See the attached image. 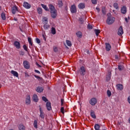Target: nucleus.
<instances>
[{
    "label": "nucleus",
    "instance_id": "28",
    "mask_svg": "<svg viewBox=\"0 0 130 130\" xmlns=\"http://www.w3.org/2000/svg\"><path fill=\"white\" fill-rule=\"evenodd\" d=\"M101 126L99 124H95L94 125V129L95 130H100Z\"/></svg>",
    "mask_w": 130,
    "mask_h": 130
},
{
    "label": "nucleus",
    "instance_id": "38",
    "mask_svg": "<svg viewBox=\"0 0 130 130\" xmlns=\"http://www.w3.org/2000/svg\"><path fill=\"white\" fill-rule=\"evenodd\" d=\"M38 14H39L40 15H41V14H42V9L41 8H38Z\"/></svg>",
    "mask_w": 130,
    "mask_h": 130
},
{
    "label": "nucleus",
    "instance_id": "30",
    "mask_svg": "<svg viewBox=\"0 0 130 130\" xmlns=\"http://www.w3.org/2000/svg\"><path fill=\"white\" fill-rule=\"evenodd\" d=\"M94 32L95 33L96 36H98L99 34H100V30L95 29H94Z\"/></svg>",
    "mask_w": 130,
    "mask_h": 130
},
{
    "label": "nucleus",
    "instance_id": "43",
    "mask_svg": "<svg viewBox=\"0 0 130 130\" xmlns=\"http://www.w3.org/2000/svg\"><path fill=\"white\" fill-rule=\"evenodd\" d=\"M107 93L108 97H110V96H111V91H110V90H108Z\"/></svg>",
    "mask_w": 130,
    "mask_h": 130
},
{
    "label": "nucleus",
    "instance_id": "44",
    "mask_svg": "<svg viewBox=\"0 0 130 130\" xmlns=\"http://www.w3.org/2000/svg\"><path fill=\"white\" fill-rule=\"evenodd\" d=\"M36 42L37 43H38V44H39L41 43V41H40V40L39 39L36 38Z\"/></svg>",
    "mask_w": 130,
    "mask_h": 130
},
{
    "label": "nucleus",
    "instance_id": "22",
    "mask_svg": "<svg viewBox=\"0 0 130 130\" xmlns=\"http://www.w3.org/2000/svg\"><path fill=\"white\" fill-rule=\"evenodd\" d=\"M76 34L78 38H82L83 37V34L80 31L76 32Z\"/></svg>",
    "mask_w": 130,
    "mask_h": 130
},
{
    "label": "nucleus",
    "instance_id": "58",
    "mask_svg": "<svg viewBox=\"0 0 130 130\" xmlns=\"http://www.w3.org/2000/svg\"><path fill=\"white\" fill-rule=\"evenodd\" d=\"M37 66H38V67H39V68H41V66H40L39 64L37 63Z\"/></svg>",
    "mask_w": 130,
    "mask_h": 130
},
{
    "label": "nucleus",
    "instance_id": "60",
    "mask_svg": "<svg viewBox=\"0 0 130 130\" xmlns=\"http://www.w3.org/2000/svg\"><path fill=\"white\" fill-rule=\"evenodd\" d=\"M79 20L80 21V22H83V19L82 18H80L79 19Z\"/></svg>",
    "mask_w": 130,
    "mask_h": 130
},
{
    "label": "nucleus",
    "instance_id": "13",
    "mask_svg": "<svg viewBox=\"0 0 130 130\" xmlns=\"http://www.w3.org/2000/svg\"><path fill=\"white\" fill-rule=\"evenodd\" d=\"M46 108L48 111L51 110V103L47 102L46 104Z\"/></svg>",
    "mask_w": 130,
    "mask_h": 130
},
{
    "label": "nucleus",
    "instance_id": "59",
    "mask_svg": "<svg viewBox=\"0 0 130 130\" xmlns=\"http://www.w3.org/2000/svg\"><path fill=\"white\" fill-rule=\"evenodd\" d=\"M14 21H18V18H14Z\"/></svg>",
    "mask_w": 130,
    "mask_h": 130
},
{
    "label": "nucleus",
    "instance_id": "32",
    "mask_svg": "<svg viewBox=\"0 0 130 130\" xmlns=\"http://www.w3.org/2000/svg\"><path fill=\"white\" fill-rule=\"evenodd\" d=\"M110 79H111V72H109L107 76V80H108V81L110 80Z\"/></svg>",
    "mask_w": 130,
    "mask_h": 130
},
{
    "label": "nucleus",
    "instance_id": "51",
    "mask_svg": "<svg viewBox=\"0 0 130 130\" xmlns=\"http://www.w3.org/2000/svg\"><path fill=\"white\" fill-rule=\"evenodd\" d=\"M35 73H37V74H41L40 71H39L37 70H35Z\"/></svg>",
    "mask_w": 130,
    "mask_h": 130
},
{
    "label": "nucleus",
    "instance_id": "15",
    "mask_svg": "<svg viewBox=\"0 0 130 130\" xmlns=\"http://www.w3.org/2000/svg\"><path fill=\"white\" fill-rule=\"evenodd\" d=\"M11 73L14 76L16 77V78H19V74L17 71H15L14 70H12L11 72Z\"/></svg>",
    "mask_w": 130,
    "mask_h": 130
},
{
    "label": "nucleus",
    "instance_id": "2",
    "mask_svg": "<svg viewBox=\"0 0 130 130\" xmlns=\"http://www.w3.org/2000/svg\"><path fill=\"white\" fill-rule=\"evenodd\" d=\"M42 23L43 24V27L44 30L47 31V30H49V28H50V25L48 24V19L46 17H44L42 20Z\"/></svg>",
    "mask_w": 130,
    "mask_h": 130
},
{
    "label": "nucleus",
    "instance_id": "11",
    "mask_svg": "<svg viewBox=\"0 0 130 130\" xmlns=\"http://www.w3.org/2000/svg\"><path fill=\"white\" fill-rule=\"evenodd\" d=\"M105 46H106V50L107 51H110L111 50V45L109 43H105Z\"/></svg>",
    "mask_w": 130,
    "mask_h": 130
},
{
    "label": "nucleus",
    "instance_id": "24",
    "mask_svg": "<svg viewBox=\"0 0 130 130\" xmlns=\"http://www.w3.org/2000/svg\"><path fill=\"white\" fill-rule=\"evenodd\" d=\"M51 33H52L53 35H55V34H56V30H55V28L53 27L51 28Z\"/></svg>",
    "mask_w": 130,
    "mask_h": 130
},
{
    "label": "nucleus",
    "instance_id": "37",
    "mask_svg": "<svg viewBox=\"0 0 130 130\" xmlns=\"http://www.w3.org/2000/svg\"><path fill=\"white\" fill-rule=\"evenodd\" d=\"M23 48L25 51H26L27 52H28V47L26 46V45H23Z\"/></svg>",
    "mask_w": 130,
    "mask_h": 130
},
{
    "label": "nucleus",
    "instance_id": "19",
    "mask_svg": "<svg viewBox=\"0 0 130 130\" xmlns=\"http://www.w3.org/2000/svg\"><path fill=\"white\" fill-rule=\"evenodd\" d=\"M32 100L34 102H38V96L37 94H34L32 96Z\"/></svg>",
    "mask_w": 130,
    "mask_h": 130
},
{
    "label": "nucleus",
    "instance_id": "29",
    "mask_svg": "<svg viewBox=\"0 0 130 130\" xmlns=\"http://www.w3.org/2000/svg\"><path fill=\"white\" fill-rule=\"evenodd\" d=\"M34 76L35 77V78H36L38 80V81H42V80H43L42 77L37 76L36 75H34Z\"/></svg>",
    "mask_w": 130,
    "mask_h": 130
},
{
    "label": "nucleus",
    "instance_id": "3",
    "mask_svg": "<svg viewBox=\"0 0 130 130\" xmlns=\"http://www.w3.org/2000/svg\"><path fill=\"white\" fill-rule=\"evenodd\" d=\"M114 21H115V18L113 17L109 16L107 18L106 22L108 25H112L114 23Z\"/></svg>",
    "mask_w": 130,
    "mask_h": 130
},
{
    "label": "nucleus",
    "instance_id": "49",
    "mask_svg": "<svg viewBox=\"0 0 130 130\" xmlns=\"http://www.w3.org/2000/svg\"><path fill=\"white\" fill-rule=\"evenodd\" d=\"M42 37H43V40H45V41H46V38H45V35H44V34H43V35H42Z\"/></svg>",
    "mask_w": 130,
    "mask_h": 130
},
{
    "label": "nucleus",
    "instance_id": "34",
    "mask_svg": "<svg viewBox=\"0 0 130 130\" xmlns=\"http://www.w3.org/2000/svg\"><path fill=\"white\" fill-rule=\"evenodd\" d=\"M41 6L43 9H44V10H45V11H49L48 8H47V6H46V5H45L44 4H41Z\"/></svg>",
    "mask_w": 130,
    "mask_h": 130
},
{
    "label": "nucleus",
    "instance_id": "1",
    "mask_svg": "<svg viewBox=\"0 0 130 130\" xmlns=\"http://www.w3.org/2000/svg\"><path fill=\"white\" fill-rule=\"evenodd\" d=\"M49 9L50 10L51 17L53 19H55L57 16V11L54 8L52 5H50L49 6Z\"/></svg>",
    "mask_w": 130,
    "mask_h": 130
},
{
    "label": "nucleus",
    "instance_id": "42",
    "mask_svg": "<svg viewBox=\"0 0 130 130\" xmlns=\"http://www.w3.org/2000/svg\"><path fill=\"white\" fill-rule=\"evenodd\" d=\"M53 51L54 52H57L58 51V49L56 47V46H54L53 47Z\"/></svg>",
    "mask_w": 130,
    "mask_h": 130
},
{
    "label": "nucleus",
    "instance_id": "50",
    "mask_svg": "<svg viewBox=\"0 0 130 130\" xmlns=\"http://www.w3.org/2000/svg\"><path fill=\"white\" fill-rule=\"evenodd\" d=\"M25 77H26V78H28V77H30V76L29 75V74H28V73H25Z\"/></svg>",
    "mask_w": 130,
    "mask_h": 130
},
{
    "label": "nucleus",
    "instance_id": "7",
    "mask_svg": "<svg viewBox=\"0 0 130 130\" xmlns=\"http://www.w3.org/2000/svg\"><path fill=\"white\" fill-rule=\"evenodd\" d=\"M70 11L72 14H75V13H77V7H76V5H75V4L71 6Z\"/></svg>",
    "mask_w": 130,
    "mask_h": 130
},
{
    "label": "nucleus",
    "instance_id": "33",
    "mask_svg": "<svg viewBox=\"0 0 130 130\" xmlns=\"http://www.w3.org/2000/svg\"><path fill=\"white\" fill-rule=\"evenodd\" d=\"M1 17H2V20H4V21H5V20H6V19H7V18L6 17V14H5L4 13H2Z\"/></svg>",
    "mask_w": 130,
    "mask_h": 130
},
{
    "label": "nucleus",
    "instance_id": "39",
    "mask_svg": "<svg viewBox=\"0 0 130 130\" xmlns=\"http://www.w3.org/2000/svg\"><path fill=\"white\" fill-rule=\"evenodd\" d=\"M102 12L104 15H106V11L105 10V8H103L102 9Z\"/></svg>",
    "mask_w": 130,
    "mask_h": 130
},
{
    "label": "nucleus",
    "instance_id": "48",
    "mask_svg": "<svg viewBox=\"0 0 130 130\" xmlns=\"http://www.w3.org/2000/svg\"><path fill=\"white\" fill-rule=\"evenodd\" d=\"M64 101V100H63V99H61V106H62V105H63Z\"/></svg>",
    "mask_w": 130,
    "mask_h": 130
},
{
    "label": "nucleus",
    "instance_id": "53",
    "mask_svg": "<svg viewBox=\"0 0 130 130\" xmlns=\"http://www.w3.org/2000/svg\"><path fill=\"white\" fill-rule=\"evenodd\" d=\"M58 5H59L60 7H62V2H59Z\"/></svg>",
    "mask_w": 130,
    "mask_h": 130
},
{
    "label": "nucleus",
    "instance_id": "23",
    "mask_svg": "<svg viewBox=\"0 0 130 130\" xmlns=\"http://www.w3.org/2000/svg\"><path fill=\"white\" fill-rule=\"evenodd\" d=\"M38 121H37V120H35L34 122V127L35 128H38Z\"/></svg>",
    "mask_w": 130,
    "mask_h": 130
},
{
    "label": "nucleus",
    "instance_id": "10",
    "mask_svg": "<svg viewBox=\"0 0 130 130\" xmlns=\"http://www.w3.org/2000/svg\"><path fill=\"white\" fill-rule=\"evenodd\" d=\"M23 67L26 70H29L30 69V64H29V62L28 61H23Z\"/></svg>",
    "mask_w": 130,
    "mask_h": 130
},
{
    "label": "nucleus",
    "instance_id": "8",
    "mask_svg": "<svg viewBox=\"0 0 130 130\" xmlns=\"http://www.w3.org/2000/svg\"><path fill=\"white\" fill-rule=\"evenodd\" d=\"M13 45L17 48V49H20V48H21V44L20 43V42L17 41H15L13 43Z\"/></svg>",
    "mask_w": 130,
    "mask_h": 130
},
{
    "label": "nucleus",
    "instance_id": "16",
    "mask_svg": "<svg viewBox=\"0 0 130 130\" xmlns=\"http://www.w3.org/2000/svg\"><path fill=\"white\" fill-rule=\"evenodd\" d=\"M116 87L117 90H119L120 91H122V90H123V85H122V84H117L116 85Z\"/></svg>",
    "mask_w": 130,
    "mask_h": 130
},
{
    "label": "nucleus",
    "instance_id": "57",
    "mask_svg": "<svg viewBox=\"0 0 130 130\" xmlns=\"http://www.w3.org/2000/svg\"><path fill=\"white\" fill-rule=\"evenodd\" d=\"M40 113L43 112L42 109H41V108H40Z\"/></svg>",
    "mask_w": 130,
    "mask_h": 130
},
{
    "label": "nucleus",
    "instance_id": "17",
    "mask_svg": "<svg viewBox=\"0 0 130 130\" xmlns=\"http://www.w3.org/2000/svg\"><path fill=\"white\" fill-rule=\"evenodd\" d=\"M23 7L25 9H30V8H31V5L27 2H24L23 3Z\"/></svg>",
    "mask_w": 130,
    "mask_h": 130
},
{
    "label": "nucleus",
    "instance_id": "31",
    "mask_svg": "<svg viewBox=\"0 0 130 130\" xmlns=\"http://www.w3.org/2000/svg\"><path fill=\"white\" fill-rule=\"evenodd\" d=\"M18 127L19 130H25V126L22 124H20Z\"/></svg>",
    "mask_w": 130,
    "mask_h": 130
},
{
    "label": "nucleus",
    "instance_id": "5",
    "mask_svg": "<svg viewBox=\"0 0 130 130\" xmlns=\"http://www.w3.org/2000/svg\"><path fill=\"white\" fill-rule=\"evenodd\" d=\"M89 103L92 106H94L97 104V99L95 98H93L89 101Z\"/></svg>",
    "mask_w": 130,
    "mask_h": 130
},
{
    "label": "nucleus",
    "instance_id": "55",
    "mask_svg": "<svg viewBox=\"0 0 130 130\" xmlns=\"http://www.w3.org/2000/svg\"><path fill=\"white\" fill-rule=\"evenodd\" d=\"M125 21L126 22V23H128V19H127V18L125 17Z\"/></svg>",
    "mask_w": 130,
    "mask_h": 130
},
{
    "label": "nucleus",
    "instance_id": "36",
    "mask_svg": "<svg viewBox=\"0 0 130 130\" xmlns=\"http://www.w3.org/2000/svg\"><path fill=\"white\" fill-rule=\"evenodd\" d=\"M28 41L29 44H30L31 46H33V43L32 42V40H31V38H28Z\"/></svg>",
    "mask_w": 130,
    "mask_h": 130
},
{
    "label": "nucleus",
    "instance_id": "61",
    "mask_svg": "<svg viewBox=\"0 0 130 130\" xmlns=\"http://www.w3.org/2000/svg\"><path fill=\"white\" fill-rule=\"evenodd\" d=\"M19 29H20V31H21V32H23V30H22V29L20 27L19 28Z\"/></svg>",
    "mask_w": 130,
    "mask_h": 130
},
{
    "label": "nucleus",
    "instance_id": "20",
    "mask_svg": "<svg viewBox=\"0 0 130 130\" xmlns=\"http://www.w3.org/2000/svg\"><path fill=\"white\" fill-rule=\"evenodd\" d=\"M90 116L92 118H94V119L96 118V115H95V112L93 110H91L90 111Z\"/></svg>",
    "mask_w": 130,
    "mask_h": 130
},
{
    "label": "nucleus",
    "instance_id": "62",
    "mask_svg": "<svg viewBox=\"0 0 130 130\" xmlns=\"http://www.w3.org/2000/svg\"><path fill=\"white\" fill-rule=\"evenodd\" d=\"M0 88H2V84L0 83Z\"/></svg>",
    "mask_w": 130,
    "mask_h": 130
},
{
    "label": "nucleus",
    "instance_id": "6",
    "mask_svg": "<svg viewBox=\"0 0 130 130\" xmlns=\"http://www.w3.org/2000/svg\"><path fill=\"white\" fill-rule=\"evenodd\" d=\"M120 12L123 15H125L127 12V8H126V6H123L121 8Z\"/></svg>",
    "mask_w": 130,
    "mask_h": 130
},
{
    "label": "nucleus",
    "instance_id": "46",
    "mask_svg": "<svg viewBox=\"0 0 130 130\" xmlns=\"http://www.w3.org/2000/svg\"><path fill=\"white\" fill-rule=\"evenodd\" d=\"M60 111H61V113H62L63 114V113H64V108L62 107L60 109Z\"/></svg>",
    "mask_w": 130,
    "mask_h": 130
},
{
    "label": "nucleus",
    "instance_id": "35",
    "mask_svg": "<svg viewBox=\"0 0 130 130\" xmlns=\"http://www.w3.org/2000/svg\"><path fill=\"white\" fill-rule=\"evenodd\" d=\"M66 43L68 46L71 47L72 46V42L69 40H66Z\"/></svg>",
    "mask_w": 130,
    "mask_h": 130
},
{
    "label": "nucleus",
    "instance_id": "12",
    "mask_svg": "<svg viewBox=\"0 0 130 130\" xmlns=\"http://www.w3.org/2000/svg\"><path fill=\"white\" fill-rule=\"evenodd\" d=\"M118 35L119 36H121L122 34H123V29L122 28V26H120L118 30Z\"/></svg>",
    "mask_w": 130,
    "mask_h": 130
},
{
    "label": "nucleus",
    "instance_id": "54",
    "mask_svg": "<svg viewBox=\"0 0 130 130\" xmlns=\"http://www.w3.org/2000/svg\"><path fill=\"white\" fill-rule=\"evenodd\" d=\"M95 9H96V10H97L98 13H99V12H100V8L96 7Z\"/></svg>",
    "mask_w": 130,
    "mask_h": 130
},
{
    "label": "nucleus",
    "instance_id": "4",
    "mask_svg": "<svg viewBox=\"0 0 130 130\" xmlns=\"http://www.w3.org/2000/svg\"><path fill=\"white\" fill-rule=\"evenodd\" d=\"M79 72L81 76H85L86 75V69L84 66L80 67Z\"/></svg>",
    "mask_w": 130,
    "mask_h": 130
},
{
    "label": "nucleus",
    "instance_id": "9",
    "mask_svg": "<svg viewBox=\"0 0 130 130\" xmlns=\"http://www.w3.org/2000/svg\"><path fill=\"white\" fill-rule=\"evenodd\" d=\"M25 104L26 105H30L31 104V98L30 95H28L25 99Z\"/></svg>",
    "mask_w": 130,
    "mask_h": 130
},
{
    "label": "nucleus",
    "instance_id": "63",
    "mask_svg": "<svg viewBox=\"0 0 130 130\" xmlns=\"http://www.w3.org/2000/svg\"><path fill=\"white\" fill-rule=\"evenodd\" d=\"M2 10V7L0 6V11Z\"/></svg>",
    "mask_w": 130,
    "mask_h": 130
},
{
    "label": "nucleus",
    "instance_id": "40",
    "mask_svg": "<svg viewBox=\"0 0 130 130\" xmlns=\"http://www.w3.org/2000/svg\"><path fill=\"white\" fill-rule=\"evenodd\" d=\"M19 55L23 56V55H25V52H24L23 51H22V50L20 51H19Z\"/></svg>",
    "mask_w": 130,
    "mask_h": 130
},
{
    "label": "nucleus",
    "instance_id": "14",
    "mask_svg": "<svg viewBox=\"0 0 130 130\" xmlns=\"http://www.w3.org/2000/svg\"><path fill=\"white\" fill-rule=\"evenodd\" d=\"M43 90H44V89H43V87L41 86H38L36 88V91L38 93H42V92H43Z\"/></svg>",
    "mask_w": 130,
    "mask_h": 130
},
{
    "label": "nucleus",
    "instance_id": "25",
    "mask_svg": "<svg viewBox=\"0 0 130 130\" xmlns=\"http://www.w3.org/2000/svg\"><path fill=\"white\" fill-rule=\"evenodd\" d=\"M113 6L116 10H118L119 9V7H118V4H117V3H114Z\"/></svg>",
    "mask_w": 130,
    "mask_h": 130
},
{
    "label": "nucleus",
    "instance_id": "26",
    "mask_svg": "<svg viewBox=\"0 0 130 130\" xmlns=\"http://www.w3.org/2000/svg\"><path fill=\"white\" fill-rule=\"evenodd\" d=\"M40 117L41 118H42V119H44V117H45V114H44V112H41Z\"/></svg>",
    "mask_w": 130,
    "mask_h": 130
},
{
    "label": "nucleus",
    "instance_id": "41",
    "mask_svg": "<svg viewBox=\"0 0 130 130\" xmlns=\"http://www.w3.org/2000/svg\"><path fill=\"white\" fill-rule=\"evenodd\" d=\"M42 100L44 101V102H47V101H48V100L45 96H42Z\"/></svg>",
    "mask_w": 130,
    "mask_h": 130
},
{
    "label": "nucleus",
    "instance_id": "56",
    "mask_svg": "<svg viewBox=\"0 0 130 130\" xmlns=\"http://www.w3.org/2000/svg\"><path fill=\"white\" fill-rule=\"evenodd\" d=\"M115 59H118V58H119L118 55H116L115 56Z\"/></svg>",
    "mask_w": 130,
    "mask_h": 130
},
{
    "label": "nucleus",
    "instance_id": "52",
    "mask_svg": "<svg viewBox=\"0 0 130 130\" xmlns=\"http://www.w3.org/2000/svg\"><path fill=\"white\" fill-rule=\"evenodd\" d=\"M127 102H128V103H129V104H130V96H128Z\"/></svg>",
    "mask_w": 130,
    "mask_h": 130
},
{
    "label": "nucleus",
    "instance_id": "21",
    "mask_svg": "<svg viewBox=\"0 0 130 130\" xmlns=\"http://www.w3.org/2000/svg\"><path fill=\"white\" fill-rule=\"evenodd\" d=\"M79 9L81 10H83V9H85V4L84 3H80L78 5Z\"/></svg>",
    "mask_w": 130,
    "mask_h": 130
},
{
    "label": "nucleus",
    "instance_id": "45",
    "mask_svg": "<svg viewBox=\"0 0 130 130\" xmlns=\"http://www.w3.org/2000/svg\"><path fill=\"white\" fill-rule=\"evenodd\" d=\"M91 3L93 5L97 4V0H91Z\"/></svg>",
    "mask_w": 130,
    "mask_h": 130
},
{
    "label": "nucleus",
    "instance_id": "27",
    "mask_svg": "<svg viewBox=\"0 0 130 130\" xmlns=\"http://www.w3.org/2000/svg\"><path fill=\"white\" fill-rule=\"evenodd\" d=\"M124 69V66L123 65H118V69L119 71H122Z\"/></svg>",
    "mask_w": 130,
    "mask_h": 130
},
{
    "label": "nucleus",
    "instance_id": "18",
    "mask_svg": "<svg viewBox=\"0 0 130 130\" xmlns=\"http://www.w3.org/2000/svg\"><path fill=\"white\" fill-rule=\"evenodd\" d=\"M17 11H18V7H17V6H14L12 7V12L13 15H15L16 14V12H17Z\"/></svg>",
    "mask_w": 130,
    "mask_h": 130
},
{
    "label": "nucleus",
    "instance_id": "47",
    "mask_svg": "<svg viewBox=\"0 0 130 130\" xmlns=\"http://www.w3.org/2000/svg\"><path fill=\"white\" fill-rule=\"evenodd\" d=\"M88 29H93V26L90 24H88L87 25Z\"/></svg>",
    "mask_w": 130,
    "mask_h": 130
}]
</instances>
